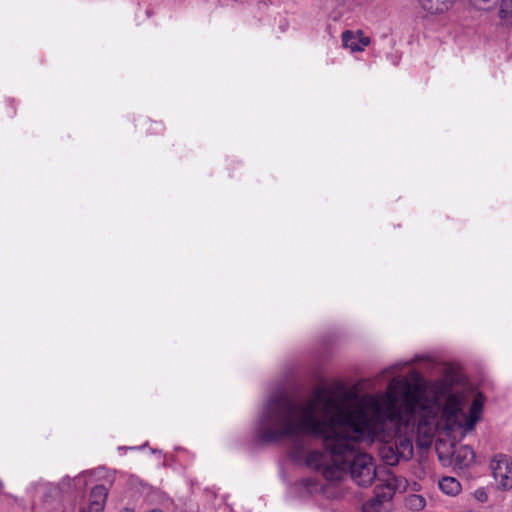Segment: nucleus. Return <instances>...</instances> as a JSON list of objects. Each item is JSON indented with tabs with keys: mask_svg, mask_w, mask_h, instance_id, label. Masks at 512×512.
I'll return each mask as SVG.
<instances>
[{
	"mask_svg": "<svg viewBox=\"0 0 512 512\" xmlns=\"http://www.w3.org/2000/svg\"><path fill=\"white\" fill-rule=\"evenodd\" d=\"M379 435L383 436L381 430L365 421L363 409L327 389L316 391L306 400L274 395L257 422V436L263 442L321 438L325 451L308 452L306 465L331 482L349 472L362 487L371 485L377 473L373 457L360 451L359 444L370 445Z\"/></svg>",
	"mask_w": 512,
	"mask_h": 512,
	"instance_id": "obj_1",
	"label": "nucleus"
},
{
	"mask_svg": "<svg viewBox=\"0 0 512 512\" xmlns=\"http://www.w3.org/2000/svg\"><path fill=\"white\" fill-rule=\"evenodd\" d=\"M467 401L464 392L450 393L440 410L426 397L422 383H411L405 378L392 379L385 392L377 395H366L356 404L365 412V421L377 426L383 434L376 440L390 441L402 460L413 456L412 435L417 424V443L420 447H429L434 431L460 430L470 432L480 420L484 405L482 394L475 395L469 414L463 412Z\"/></svg>",
	"mask_w": 512,
	"mask_h": 512,
	"instance_id": "obj_2",
	"label": "nucleus"
},
{
	"mask_svg": "<svg viewBox=\"0 0 512 512\" xmlns=\"http://www.w3.org/2000/svg\"><path fill=\"white\" fill-rule=\"evenodd\" d=\"M490 468L496 487L502 491L512 489V458L505 454H497L491 460Z\"/></svg>",
	"mask_w": 512,
	"mask_h": 512,
	"instance_id": "obj_3",
	"label": "nucleus"
},
{
	"mask_svg": "<svg viewBox=\"0 0 512 512\" xmlns=\"http://www.w3.org/2000/svg\"><path fill=\"white\" fill-rule=\"evenodd\" d=\"M393 493L391 489L378 492L373 498L363 504V512H388L391 508Z\"/></svg>",
	"mask_w": 512,
	"mask_h": 512,
	"instance_id": "obj_4",
	"label": "nucleus"
},
{
	"mask_svg": "<svg viewBox=\"0 0 512 512\" xmlns=\"http://www.w3.org/2000/svg\"><path fill=\"white\" fill-rule=\"evenodd\" d=\"M343 46L351 52H360L369 45L370 39L366 37L361 31L352 32L345 31L342 34Z\"/></svg>",
	"mask_w": 512,
	"mask_h": 512,
	"instance_id": "obj_5",
	"label": "nucleus"
},
{
	"mask_svg": "<svg viewBox=\"0 0 512 512\" xmlns=\"http://www.w3.org/2000/svg\"><path fill=\"white\" fill-rule=\"evenodd\" d=\"M456 0H417L420 9L427 15H441L447 12Z\"/></svg>",
	"mask_w": 512,
	"mask_h": 512,
	"instance_id": "obj_6",
	"label": "nucleus"
},
{
	"mask_svg": "<svg viewBox=\"0 0 512 512\" xmlns=\"http://www.w3.org/2000/svg\"><path fill=\"white\" fill-rule=\"evenodd\" d=\"M107 497V490L104 486H95L90 494V506L88 511L83 512H102Z\"/></svg>",
	"mask_w": 512,
	"mask_h": 512,
	"instance_id": "obj_7",
	"label": "nucleus"
},
{
	"mask_svg": "<svg viewBox=\"0 0 512 512\" xmlns=\"http://www.w3.org/2000/svg\"><path fill=\"white\" fill-rule=\"evenodd\" d=\"M475 454L471 447L464 445L458 447L453 453V461L459 468L469 467L474 462Z\"/></svg>",
	"mask_w": 512,
	"mask_h": 512,
	"instance_id": "obj_8",
	"label": "nucleus"
},
{
	"mask_svg": "<svg viewBox=\"0 0 512 512\" xmlns=\"http://www.w3.org/2000/svg\"><path fill=\"white\" fill-rule=\"evenodd\" d=\"M383 445L381 446L379 453L385 464L393 466L396 465L402 457L398 455V451L395 449L393 443L390 441H382Z\"/></svg>",
	"mask_w": 512,
	"mask_h": 512,
	"instance_id": "obj_9",
	"label": "nucleus"
},
{
	"mask_svg": "<svg viewBox=\"0 0 512 512\" xmlns=\"http://www.w3.org/2000/svg\"><path fill=\"white\" fill-rule=\"evenodd\" d=\"M439 489L448 496H456L461 491L460 482L454 477H443L438 483Z\"/></svg>",
	"mask_w": 512,
	"mask_h": 512,
	"instance_id": "obj_10",
	"label": "nucleus"
},
{
	"mask_svg": "<svg viewBox=\"0 0 512 512\" xmlns=\"http://www.w3.org/2000/svg\"><path fill=\"white\" fill-rule=\"evenodd\" d=\"M499 16L503 25L512 27V0H502L500 4Z\"/></svg>",
	"mask_w": 512,
	"mask_h": 512,
	"instance_id": "obj_11",
	"label": "nucleus"
},
{
	"mask_svg": "<svg viewBox=\"0 0 512 512\" xmlns=\"http://www.w3.org/2000/svg\"><path fill=\"white\" fill-rule=\"evenodd\" d=\"M473 497L480 503L488 501V491L485 487H479L473 492Z\"/></svg>",
	"mask_w": 512,
	"mask_h": 512,
	"instance_id": "obj_12",
	"label": "nucleus"
},
{
	"mask_svg": "<svg viewBox=\"0 0 512 512\" xmlns=\"http://www.w3.org/2000/svg\"><path fill=\"white\" fill-rule=\"evenodd\" d=\"M411 506L416 509H422L425 506V500L420 495H412L409 499Z\"/></svg>",
	"mask_w": 512,
	"mask_h": 512,
	"instance_id": "obj_13",
	"label": "nucleus"
},
{
	"mask_svg": "<svg viewBox=\"0 0 512 512\" xmlns=\"http://www.w3.org/2000/svg\"><path fill=\"white\" fill-rule=\"evenodd\" d=\"M434 387L435 391L438 393H444L446 390V384L444 381H438L437 383H435Z\"/></svg>",
	"mask_w": 512,
	"mask_h": 512,
	"instance_id": "obj_14",
	"label": "nucleus"
},
{
	"mask_svg": "<svg viewBox=\"0 0 512 512\" xmlns=\"http://www.w3.org/2000/svg\"><path fill=\"white\" fill-rule=\"evenodd\" d=\"M125 512H135V511L130 510V509H126V510H125ZM150 512H161V511H159V510H153V511H150Z\"/></svg>",
	"mask_w": 512,
	"mask_h": 512,
	"instance_id": "obj_15",
	"label": "nucleus"
},
{
	"mask_svg": "<svg viewBox=\"0 0 512 512\" xmlns=\"http://www.w3.org/2000/svg\"><path fill=\"white\" fill-rule=\"evenodd\" d=\"M85 475H86V474L84 473L83 475L78 476V477H77V481H78V482H80V481H81V479H82V477H84Z\"/></svg>",
	"mask_w": 512,
	"mask_h": 512,
	"instance_id": "obj_16",
	"label": "nucleus"
}]
</instances>
